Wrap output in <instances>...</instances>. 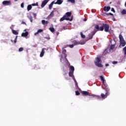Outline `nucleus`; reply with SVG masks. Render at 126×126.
Instances as JSON below:
<instances>
[{
    "instance_id": "9b49d317",
    "label": "nucleus",
    "mask_w": 126,
    "mask_h": 126,
    "mask_svg": "<svg viewBox=\"0 0 126 126\" xmlns=\"http://www.w3.org/2000/svg\"><path fill=\"white\" fill-rule=\"evenodd\" d=\"M63 0H57V1L54 3L55 4L61 5L62 4V3H63Z\"/></svg>"
},
{
    "instance_id": "4c0bfd02",
    "label": "nucleus",
    "mask_w": 126,
    "mask_h": 126,
    "mask_svg": "<svg viewBox=\"0 0 126 126\" xmlns=\"http://www.w3.org/2000/svg\"><path fill=\"white\" fill-rule=\"evenodd\" d=\"M69 48H72L73 47H74V45L73 44L69 45Z\"/></svg>"
},
{
    "instance_id": "a211bd4d",
    "label": "nucleus",
    "mask_w": 126,
    "mask_h": 126,
    "mask_svg": "<svg viewBox=\"0 0 126 126\" xmlns=\"http://www.w3.org/2000/svg\"><path fill=\"white\" fill-rule=\"evenodd\" d=\"M69 76L70 77H72L73 79L74 78V76H73V72L69 71Z\"/></svg>"
},
{
    "instance_id": "a19ab883",
    "label": "nucleus",
    "mask_w": 126,
    "mask_h": 126,
    "mask_svg": "<svg viewBox=\"0 0 126 126\" xmlns=\"http://www.w3.org/2000/svg\"><path fill=\"white\" fill-rule=\"evenodd\" d=\"M111 11H113V12H116V11H115V9L114 8H111Z\"/></svg>"
},
{
    "instance_id": "f704fd0d",
    "label": "nucleus",
    "mask_w": 126,
    "mask_h": 126,
    "mask_svg": "<svg viewBox=\"0 0 126 126\" xmlns=\"http://www.w3.org/2000/svg\"><path fill=\"white\" fill-rule=\"evenodd\" d=\"M24 49L23 47H20L19 49V52H22L23 51Z\"/></svg>"
},
{
    "instance_id": "4be33fe9",
    "label": "nucleus",
    "mask_w": 126,
    "mask_h": 126,
    "mask_svg": "<svg viewBox=\"0 0 126 126\" xmlns=\"http://www.w3.org/2000/svg\"><path fill=\"white\" fill-rule=\"evenodd\" d=\"M65 14L67 17H70V16H71V12H67Z\"/></svg>"
},
{
    "instance_id": "c756f323",
    "label": "nucleus",
    "mask_w": 126,
    "mask_h": 126,
    "mask_svg": "<svg viewBox=\"0 0 126 126\" xmlns=\"http://www.w3.org/2000/svg\"><path fill=\"white\" fill-rule=\"evenodd\" d=\"M32 6H38V2H36L35 3H32Z\"/></svg>"
},
{
    "instance_id": "4468645a",
    "label": "nucleus",
    "mask_w": 126,
    "mask_h": 126,
    "mask_svg": "<svg viewBox=\"0 0 126 126\" xmlns=\"http://www.w3.org/2000/svg\"><path fill=\"white\" fill-rule=\"evenodd\" d=\"M72 44H73L74 46H75L76 45H79V44H80V42H79V41H77L76 40H73L72 42Z\"/></svg>"
},
{
    "instance_id": "7c9ffc66",
    "label": "nucleus",
    "mask_w": 126,
    "mask_h": 126,
    "mask_svg": "<svg viewBox=\"0 0 126 126\" xmlns=\"http://www.w3.org/2000/svg\"><path fill=\"white\" fill-rule=\"evenodd\" d=\"M29 19L31 22H33V17L32 16L29 17Z\"/></svg>"
},
{
    "instance_id": "423d86ee",
    "label": "nucleus",
    "mask_w": 126,
    "mask_h": 126,
    "mask_svg": "<svg viewBox=\"0 0 126 126\" xmlns=\"http://www.w3.org/2000/svg\"><path fill=\"white\" fill-rule=\"evenodd\" d=\"M97 30H94V31L92 32L91 33L89 34V38L90 40H91L93 38V36L96 34V32H97Z\"/></svg>"
},
{
    "instance_id": "f03ea898",
    "label": "nucleus",
    "mask_w": 126,
    "mask_h": 126,
    "mask_svg": "<svg viewBox=\"0 0 126 126\" xmlns=\"http://www.w3.org/2000/svg\"><path fill=\"white\" fill-rule=\"evenodd\" d=\"M95 28L96 29L97 31H103L104 29L105 32H109V29H110V26L107 24H102L101 27H99V25H96L95 26Z\"/></svg>"
},
{
    "instance_id": "2eb2a0df",
    "label": "nucleus",
    "mask_w": 126,
    "mask_h": 126,
    "mask_svg": "<svg viewBox=\"0 0 126 126\" xmlns=\"http://www.w3.org/2000/svg\"><path fill=\"white\" fill-rule=\"evenodd\" d=\"M41 23L43 24V25H46L49 23V21H45V20H42L41 21Z\"/></svg>"
},
{
    "instance_id": "e433bc0d",
    "label": "nucleus",
    "mask_w": 126,
    "mask_h": 126,
    "mask_svg": "<svg viewBox=\"0 0 126 126\" xmlns=\"http://www.w3.org/2000/svg\"><path fill=\"white\" fill-rule=\"evenodd\" d=\"M63 54H65L66 53V50L65 49H63L62 51Z\"/></svg>"
},
{
    "instance_id": "20e7f679",
    "label": "nucleus",
    "mask_w": 126,
    "mask_h": 126,
    "mask_svg": "<svg viewBox=\"0 0 126 126\" xmlns=\"http://www.w3.org/2000/svg\"><path fill=\"white\" fill-rule=\"evenodd\" d=\"M95 60L96 61L95 62H94V63L96 66H98V67H103V65L101 64V60H100V58L99 57H97L95 59Z\"/></svg>"
},
{
    "instance_id": "f8f14e48",
    "label": "nucleus",
    "mask_w": 126,
    "mask_h": 126,
    "mask_svg": "<svg viewBox=\"0 0 126 126\" xmlns=\"http://www.w3.org/2000/svg\"><path fill=\"white\" fill-rule=\"evenodd\" d=\"M44 54H45V48H43L42 49V51L40 53V58H42L44 56Z\"/></svg>"
},
{
    "instance_id": "6ab92c4d",
    "label": "nucleus",
    "mask_w": 126,
    "mask_h": 126,
    "mask_svg": "<svg viewBox=\"0 0 126 126\" xmlns=\"http://www.w3.org/2000/svg\"><path fill=\"white\" fill-rule=\"evenodd\" d=\"M55 3V1H52L49 5V9H51L53 7V5Z\"/></svg>"
},
{
    "instance_id": "473e14b6",
    "label": "nucleus",
    "mask_w": 126,
    "mask_h": 126,
    "mask_svg": "<svg viewBox=\"0 0 126 126\" xmlns=\"http://www.w3.org/2000/svg\"><path fill=\"white\" fill-rule=\"evenodd\" d=\"M70 69L71 70H72V72L74 71V67H73V66H71Z\"/></svg>"
},
{
    "instance_id": "09e8293b",
    "label": "nucleus",
    "mask_w": 126,
    "mask_h": 126,
    "mask_svg": "<svg viewBox=\"0 0 126 126\" xmlns=\"http://www.w3.org/2000/svg\"><path fill=\"white\" fill-rule=\"evenodd\" d=\"M11 42H12V43H13V40L12 39H11Z\"/></svg>"
},
{
    "instance_id": "8fccbe9b",
    "label": "nucleus",
    "mask_w": 126,
    "mask_h": 126,
    "mask_svg": "<svg viewBox=\"0 0 126 126\" xmlns=\"http://www.w3.org/2000/svg\"><path fill=\"white\" fill-rule=\"evenodd\" d=\"M84 21H86V19H84Z\"/></svg>"
},
{
    "instance_id": "dca6fc26",
    "label": "nucleus",
    "mask_w": 126,
    "mask_h": 126,
    "mask_svg": "<svg viewBox=\"0 0 126 126\" xmlns=\"http://www.w3.org/2000/svg\"><path fill=\"white\" fill-rule=\"evenodd\" d=\"M22 37H27L28 36V32H23L21 35Z\"/></svg>"
},
{
    "instance_id": "a878e982",
    "label": "nucleus",
    "mask_w": 126,
    "mask_h": 126,
    "mask_svg": "<svg viewBox=\"0 0 126 126\" xmlns=\"http://www.w3.org/2000/svg\"><path fill=\"white\" fill-rule=\"evenodd\" d=\"M115 48V45H113L112 44L111 46H110V50H114V49Z\"/></svg>"
},
{
    "instance_id": "5701e85b",
    "label": "nucleus",
    "mask_w": 126,
    "mask_h": 126,
    "mask_svg": "<svg viewBox=\"0 0 126 126\" xmlns=\"http://www.w3.org/2000/svg\"><path fill=\"white\" fill-rule=\"evenodd\" d=\"M49 30L51 31V32H52V33H54V32L55 31V28L53 27L49 28Z\"/></svg>"
},
{
    "instance_id": "f3484780",
    "label": "nucleus",
    "mask_w": 126,
    "mask_h": 126,
    "mask_svg": "<svg viewBox=\"0 0 126 126\" xmlns=\"http://www.w3.org/2000/svg\"><path fill=\"white\" fill-rule=\"evenodd\" d=\"M110 9H111V7L110 6H104V11H109V10H110Z\"/></svg>"
},
{
    "instance_id": "c03bdc74",
    "label": "nucleus",
    "mask_w": 126,
    "mask_h": 126,
    "mask_svg": "<svg viewBox=\"0 0 126 126\" xmlns=\"http://www.w3.org/2000/svg\"><path fill=\"white\" fill-rule=\"evenodd\" d=\"M33 15H34V17H36V14H35V13H33Z\"/></svg>"
},
{
    "instance_id": "2f4dec72",
    "label": "nucleus",
    "mask_w": 126,
    "mask_h": 126,
    "mask_svg": "<svg viewBox=\"0 0 126 126\" xmlns=\"http://www.w3.org/2000/svg\"><path fill=\"white\" fill-rule=\"evenodd\" d=\"M68 1H70L71 3H75V0H68Z\"/></svg>"
},
{
    "instance_id": "79ce46f5",
    "label": "nucleus",
    "mask_w": 126,
    "mask_h": 126,
    "mask_svg": "<svg viewBox=\"0 0 126 126\" xmlns=\"http://www.w3.org/2000/svg\"><path fill=\"white\" fill-rule=\"evenodd\" d=\"M56 34L57 36H59V34H60V32H56Z\"/></svg>"
},
{
    "instance_id": "7ed1b4c3",
    "label": "nucleus",
    "mask_w": 126,
    "mask_h": 126,
    "mask_svg": "<svg viewBox=\"0 0 126 126\" xmlns=\"http://www.w3.org/2000/svg\"><path fill=\"white\" fill-rule=\"evenodd\" d=\"M119 39L121 45H122V47H125V46H126V42L125 41L124 37H123V35L122 34L119 35Z\"/></svg>"
},
{
    "instance_id": "393cba45",
    "label": "nucleus",
    "mask_w": 126,
    "mask_h": 126,
    "mask_svg": "<svg viewBox=\"0 0 126 126\" xmlns=\"http://www.w3.org/2000/svg\"><path fill=\"white\" fill-rule=\"evenodd\" d=\"M121 14H122V15H125V14H126V10L123 9L121 12Z\"/></svg>"
},
{
    "instance_id": "37998d69",
    "label": "nucleus",
    "mask_w": 126,
    "mask_h": 126,
    "mask_svg": "<svg viewBox=\"0 0 126 126\" xmlns=\"http://www.w3.org/2000/svg\"><path fill=\"white\" fill-rule=\"evenodd\" d=\"M109 15H112L113 16L114 14H113L112 13H109Z\"/></svg>"
},
{
    "instance_id": "b1692460",
    "label": "nucleus",
    "mask_w": 126,
    "mask_h": 126,
    "mask_svg": "<svg viewBox=\"0 0 126 126\" xmlns=\"http://www.w3.org/2000/svg\"><path fill=\"white\" fill-rule=\"evenodd\" d=\"M12 32L13 34H14V35H18V32H17V31H16L14 30H12Z\"/></svg>"
},
{
    "instance_id": "a18cd8bd",
    "label": "nucleus",
    "mask_w": 126,
    "mask_h": 126,
    "mask_svg": "<svg viewBox=\"0 0 126 126\" xmlns=\"http://www.w3.org/2000/svg\"><path fill=\"white\" fill-rule=\"evenodd\" d=\"M22 24H26L25 23V22H22Z\"/></svg>"
},
{
    "instance_id": "c9c22d12",
    "label": "nucleus",
    "mask_w": 126,
    "mask_h": 126,
    "mask_svg": "<svg viewBox=\"0 0 126 126\" xmlns=\"http://www.w3.org/2000/svg\"><path fill=\"white\" fill-rule=\"evenodd\" d=\"M123 50L124 51L125 55H126V46L123 48Z\"/></svg>"
},
{
    "instance_id": "412c9836",
    "label": "nucleus",
    "mask_w": 126,
    "mask_h": 126,
    "mask_svg": "<svg viewBox=\"0 0 126 126\" xmlns=\"http://www.w3.org/2000/svg\"><path fill=\"white\" fill-rule=\"evenodd\" d=\"M43 31V30L42 29H39L35 33L34 35H38L39 33H41V32Z\"/></svg>"
},
{
    "instance_id": "ddd939ff",
    "label": "nucleus",
    "mask_w": 126,
    "mask_h": 126,
    "mask_svg": "<svg viewBox=\"0 0 126 126\" xmlns=\"http://www.w3.org/2000/svg\"><path fill=\"white\" fill-rule=\"evenodd\" d=\"M9 3H10V1H8V0H4L2 2V4H4V5L6 4L7 5H8Z\"/></svg>"
},
{
    "instance_id": "aec40b11",
    "label": "nucleus",
    "mask_w": 126,
    "mask_h": 126,
    "mask_svg": "<svg viewBox=\"0 0 126 126\" xmlns=\"http://www.w3.org/2000/svg\"><path fill=\"white\" fill-rule=\"evenodd\" d=\"M32 8V5H28L27 6V10L28 11H29L30 10H31Z\"/></svg>"
},
{
    "instance_id": "6e6552de",
    "label": "nucleus",
    "mask_w": 126,
    "mask_h": 126,
    "mask_svg": "<svg viewBox=\"0 0 126 126\" xmlns=\"http://www.w3.org/2000/svg\"><path fill=\"white\" fill-rule=\"evenodd\" d=\"M49 1L48 0H44L42 2L41 7L43 8L47 3H48V2Z\"/></svg>"
},
{
    "instance_id": "0eeeda50",
    "label": "nucleus",
    "mask_w": 126,
    "mask_h": 126,
    "mask_svg": "<svg viewBox=\"0 0 126 126\" xmlns=\"http://www.w3.org/2000/svg\"><path fill=\"white\" fill-rule=\"evenodd\" d=\"M54 13H55V11H52L50 14L47 17L46 19H51L53 16H54Z\"/></svg>"
},
{
    "instance_id": "864d4df0",
    "label": "nucleus",
    "mask_w": 126,
    "mask_h": 126,
    "mask_svg": "<svg viewBox=\"0 0 126 126\" xmlns=\"http://www.w3.org/2000/svg\"><path fill=\"white\" fill-rule=\"evenodd\" d=\"M48 40H50V38H48Z\"/></svg>"
},
{
    "instance_id": "cd10ccee",
    "label": "nucleus",
    "mask_w": 126,
    "mask_h": 126,
    "mask_svg": "<svg viewBox=\"0 0 126 126\" xmlns=\"http://www.w3.org/2000/svg\"><path fill=\"white\" fill-rule=\"evenodd\" d=\"M80 34H81V36L82 37V38H83V39H84L85 38V35H84V34H83L82 32H81Z\"/></svg>"
},
{
    "instance_id": "603ef678",
    "label": "nucleus",
    "mask_w": 126,
    "mask_h": 126,
    "mask_svg": "<svg viewBox=\"0 0 126 126\" xmlns=\"http://www.w3.org/2000/svg\"><path fill=\"white\" fill-rule=\"evenodd\" d=\"M66 57V55H65V58Z\"/></svg>"
},
{
    "instance_id": "de8ad7c7",
    "label": "nucleus",
    "mask_w": 126,
    "mask_h": 126,
    "mask_svg": "<svg viewBox=\"0 0 126 126\" xmlns=\"http://www.w3.org/2000/svg\"><path fill=\"white\" fill-rule=\"evenodd\" d=\"M106 15H110V14H109V13H106Z\"/></svg>"
},
{
    "instance_id": "bb28decb",
    "label": "nucleus",
    "mask_w": 126,
    "mask_h": 126,
    "mask_svg": "<svg viewBox=\"0 0 126 126\" xmlns=\"http://www.w3.org/2000/svg\"><path fill=\"white\" fill-rule=\"evenodd\" d=\"M73 79V80L75 82V86H78V84L77 83V82L76 81V80H75V78H74Z\"/></svg>"
},
{
    "instance_id": "72a5a7b5",
    "label": "nucleus",
    "mask_w": 126,
    "mask_h": 126,
    "mask_svg": "<svg viewBox=\"0 0 126 126\" xmlns=\"http://www.w3.org/2000/svg\"><path fill=\"white\" fill-rule=\"evenodd\" d=\"M75 93H76V95H77V96H78V95H80V93H79L78 91H76Z\"/></svg>"
},
{
    "instance_id": "58836bf2",
    "label": "nucleus",
    "mask_w": 126,
    "mask_h": 126,
    "mask_svg": "<svg viewBox=\"0 0 126 126\" xmlns=\"http://www.w3.org/2000/svg\"><path fill=\"white\" fill-rule=\"evenodd\" d=\"M21 7L23 8L24 7V3H22L21 4Z\"/></svg>"
},
{
    "instance_id": "39448f33",
    "label": "nucleus",
    "mask_w": 126,
    "mask_h": 126,
    "mask_svg": "<svg viewBox=\"0 0 126 126\" xmlns=\"http://www.w3.org/2000/svg\"><path fill=\"white\" fill-rule=\"evenodd\" d=\"M73 17L72 16L71 18L66 17V15H64L63 17L60 19V21H63V20H67L69 21H72Z\"/></svg>"
},
{
    "instance_id": "9d476101",
    "label": "nucleus",
    "mask_w": 126,
    "mask_h": 126,
    "mask_svg": "<svg viewBox=\"0 0 126 126\" xmlns=\"http://www.w3.org/2000/svg\"><path fill=\"white\" fill-rule=\"evenodd\" d=\"M91 96L92 97H94L97 100H101V96L100 95H95V94H92Z\"/></svg>"
},
{
    "instance_id": "3c124183",
    "label": "nucleus",
    "mask_w": 126,
    "mask_h": 126,
    "mask_svg": "<svg viewBox=\"0 0 126 126\" xmlns=\"http://www.w3.org/2000/svg\"><path fill=\"white\" fill-rule=\"evenodd\" d=\"M15 0V1H17V0Z\"/></svg>"
},
{
    "instance_id": "49530a36",
    "label": "nucleus",
    "mask_w": 126,
    "mask_h": 126,
    "mask_svg": "<svg viewBox=\"0 0 126 126\" xmlns=\"http://www.w3.org/2000/svg\"><path fill=\"white\" fill-rule=\"evenodd\" d=\"M105 66H109V64H108V63L106 64H105Z\"/></svg>"
},
{
    "instance_id": "c85d7f7f",
    "label": "nucleus",
    "mask_w": 126,
    "mask_h": 126,
    "mask_svg": "<svg viewBox=\"0 0 126 126\" xmlns=\"http://www.w3.org/2000/svg\"><path fill=\"white\" fill-rule=\"evenodd\" d=\"M17 38H18V36H16V37L14 40V42L15 43H16V42H17Z\"/></svg>"
},
{
    "instance_id": "f257e3e1",
    "label": "nucleus",
    "mask_w": 126,
    "mask_h": 126,
    "mask_svg": "<svg viewBox=\"0 0 126 126\" xmlns=\"http://www.w3.org/2000/svg\"><path fill=\"white\" fill-rule=\"evenodd\" d=\"M103 84H104L105 87V94H101L100 95V97H101V99H106V98H107V97H108V96H109V95H110V89H109V88H108V86L107 85V84H106L105 83V82H106V81L105 80V79L104 78V77H103V76H99Z\"/></svg>"
},
{
    "instance_id": "ea45409f",
    "label": "nucleus",
    "mask_w": 126,
    "mask_h": 126,
    "mask_svg": "<svg viewBox=\"0 0 126 126\" xmlns=\"http://www.w3.org/2000/svg\"><path fill=\"white\" fill-rule=\"evenodd\" d=\"M112 63H113V64H116V63H118V62H117V61H113V62H112Z\"/></svg>"
},
{
    "instance_id": "1a4fd4ad",
    "label": "nucleus",
    "mask_w": 126,
    "mask_h": 126,
    "mask_svg": "<svg viewBox=\"0 0 126 126\" xmlns=\"http://www.w3.org/2000/svg\"><path fill=\"white\" fill-rule=\"evenodd\" d=\"M82 94H83V95H85V96H91L90 93L87 91H82Z\"/></svg>"
}]
</instances>
